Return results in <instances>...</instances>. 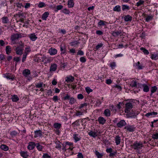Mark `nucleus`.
Instances as JSON below:
<instances>
[{"mask_svg":"<svg viewBox=\"0 0 158 158\" xmlns=\"http://www.w3.org/2000/svg\"><path fill=\"white\" fill-rule=\"evenodd\" d=\"M133 105L131 103H127L125 104V108L124 110L125 113L130 116V117L135 118L136 116L139 114L138 111H133L132 110Z\"/></svg>","mask_w":158,"mask_h":158,"instance_id":"obj_1","label":"nucleus"},{"mask_svg":"<svg viewBox=\"0 0 158 158\" xmlns=\"http://www.w3.org/2000/svg\"><path fill=\"white\" fill-rule=\"evenodd\" d=\"M22 37V35L20 33H16L11 35L10 40L13 44H16L15 40Z\"/></svg>","mask_w":158,"mask_h":158,"instance_id":"obj_2","label":"nucleus"},{"mask_svg":"<svg viewBox=\"0 0 158 158\" xmlns=\"http://www.w3.org/2000/svg\"><path fill=\"white\" fill-rule=\"evenodd\" d=\"M143 147V145L141 142H135L132 145V147L135 149L139 151Z\"/></svg>","mask_w":158,"mask_h":158,"instance_id":"obj_3","label":"nucleus"},{"mask_svg":"<svg viewBox=\"0 0 158 158\" xmlns=\"http://www.w3.org/2000/svg\"><path fill=\"white\" fill-rule=\"evenodd\" d=\"M23 44H22L20 46L17 47L15 49L16 53L19 55H21L23 53Z\"/></svg>","mask_w":158,"mask_h":158,"instance_id":"obj_4","label":"nucleus"},{"mask_svg":"<svg viewBox=\"0 0 158 158\" xmlns=\"http://www.w3.org/2000/svg\"><path fill=\"white\" fill-rule=\"evenodd\" d=\"M3 77L11 81L14 80L15 79V76L10 73L4 74H3Z\"/></svg>","mask_w":158,"mask_h":158,"instance_id":"obj_5","label":"nucleus"},{"mask_svg":"<svg viewBox=\"0 0 158 158\" xmlns=\"http://www.w3.org/2000/svg\"><path fill=\"white\" fill-rule=\"evenodd\" d=\"M47 58V57L44 55H41L40 56L37 57L36 58L38 62H42L44 64H46Z\"/></svg>","mask_w":158,"mask_h":158,"instance_id":"obj_6","label":"nucleus"},{"mask_svg":"<svg viewBox=\"0 0 158 158\" xmlns=\"http://www.w3.org/2000/svg\"><path fill=\"white\" fill-rule=\"evenodd\" d=\"M57 68V64L55 63L52 64L50 67V72L51 73L55 71Z\"/></svg>","mask_w":158,"mask_h":158,"instance_id":"obj_7","label":"nucleus"},{"mask_svg":"<svg viewBox=\"0 0 158 158\" xmlns=\"http://www.w3.org/2000/svg\"><path fill=\"white\" fill-rule=\"evenodd\" d=\"M88 134L91 136L95 138L98 135L97 131L95 130H91L88 132Z\"/></svg>","mask_w":158,"mask_h":158,"instance_id":"obj_8","label":"nucleus"},{"mask_svg":"<svg viewBox=\"0 0 158 158\" xmlns=\"http://www.w3.org/2000/svg\"><path fill=\"white\" fill-rule=\"evenodd\" d=\"M28 37L32 41H34L37 39V37L35 33H32L28 35Z\"/></svg>","mask_w":158,"mask_h":158,"instance_id":"obj_9","label":"nucleus"},{"mask_svg":"<svg viewBox=\"0 0 158 158\" xmlns=\"http://www.w3.org/2000/svg\"><path fill=\"white\" fill-rule=\"evenodd\" d=\"M73 138L74 140L75 143L79 141L81 139V137L78 134H74L73 135Z\"/></svg>","mask_w":158,"mask_h":158,"instance_id":"obj_10","label":"nucleus"},{"mask_svg":"<svg viewBox=\"0 0 158 158\" xmlns=\"http://www.w3.org/2000/svg\"><path fill=\"white\" fill-rule=\"evenodd\" d=\"M48 52L51 55H54L57 53V51L55 48H51L49 49Z\"/></svg>","mask_w":158,"mask_h":158,"instance_id":"obj_11","label":"nucleus"},{"mask_svg":"<svg viewBox=\"0 0 158 158\" xmlns=\"http://www.w3.org/2000/svg\"><path fill=\"white\" fill-rule=\"evenodd\" d=\"M20 154L24 158H27L29 156L28 153L26 151H21L20 152Z\"/></svg>","mask_w":158,"mask_h":158,"instance_id":"obj_12","label":"nucleus"},{"mask_svg":"<svg viewBox=\"0 0 158 158\" xmlns=\"http://www.w3.org/2000/svg\"><path fill=\"white\" fill-rule=\"evenodd\" d=\"M158 114L157 112H152L146 114V116L147 117H154Z\"/></svg>","mask_w":158,"mask_h":158,"instance_id":"obj_13","label":"nucleus"},{"mask_svg":"<svg viewBox=\"0 0 158 158\" xmlns=\"http://www.w3.org/2000/svg\"><path fill=\"white\" fill-rule=\"evenodd\" d=\"M35 145V143L34 142H30L29 143L27 146V149L29 150H31L34 149Z\"/></svg>","mask_w":158,"mask_h":158,"instance_id":"obj_14","label":"nucleus"},{"mask_svg":"<svg viewBox=\"0 0 158 158\" xmlns=\"http://www.w3.org/2000/svg\"><path fill=\"white\" fill-rule=\"evenodd\" d=\"M125 129L129 131L132 132L135 131V128L131 126H127L125 127Z\"/></svg>","mask_w":158,"mask_h":158,"instance_id":"obj_15","label":"nucleus"},{"mask_svg":"<svg viewBox=\"0 0 158 158\" xmlns=\"http://www.w3.org/2000/svg\"><path fill=\"white\" fill-rule=\"evenodd\" d=\"M74 0H68L67 5L69 8L73 7L74 6Z\"/></svg>","mask_w":158,"mask_h":158,"instance_id":"obj_16","label":"nucleus"},{"mask_svg":"<svg viewBox=\"0 0 158 158\" xmlns=\"http://www.w3.org/2000/svg\"><path fill=\"white\" fill-rule=\"evenodd\" d=\"M35 133L34 137L35 138L40 137H41L42 135V131L40 130L35 131Z\"/></svg>","mask_w":158,"mask_h":158,"instance_id":"obj_17","label":"nucleus"},{"mask_svg":"<svg viewBox=\"0 0 158 158\" xmlns=\"http://www.w3.org/2000/svg\"><path fill=\"white\" fill-rule=\"evenodd\" d=\"M126 123L123 120H122L117 124V126L119 127H121L126 125Z\"/></svg>","mask_w":158,"mask_h":158,"instance_id":"obj_18","label":"nucleus"},{"mask_svg":"<svg viewBox=\"0 0 158 158\" xmlns=\"http://www.w3.org/2000/svg\"><path fill=\"white\" fill-rule=\"evenodd\" d=\"M49 15V13L48 12H45L42 15L41 19L42 20H46L47 19Z\"/></svg>","mask_w":158,"mask_h":158,"instance_id":"obj_19","label":"nucleus"},{"mask_svg":"<svg viewBox=\"0 0 158 158\" xmlns=\"http://www.w3.org/2000/svg\"><path fill=\"white\" fill-rule=\"evenodd\" d=\"M135 65L136 67V68L138 69H142L144 67V66L142 64H140V63L139 61H138L137 63H135Z\"/></svg>","mask_w":158,"mask_h":158,"instance_id":"obj_20","label":"nucleus"},{"mask_svg":"<svg viewBox=\"0 0 158 158\" xmlns=\"http://www.w3.org/2000/svg\"><path fill=\"white\" fill-rule=\"evenodd\" d=\"M115 143L117 145H118L120 143L121 141V139L119 135H117L115 137Z\"/></svg>","mask_w":158,"mask_h":158,"instance_id":"obj_21","label":"nucleus"},{"mask_svg":"<svg viewBox=\"0 0 158 158\" xmlns=\"http://www.w3.org/2000/svg\"><path fill=\"white\" fill-rule=\"evenodd\" d=\"M74 78L72 76H69L67 77L65 79V81L67 82H71L73 81Z\"/></svg>","mask_w":158,"mask_h":158,"instance_id":"obj_22","label":"nucleus"},{"mask_svg":"<svg viewBox=\"0 0 158 158\" xmlns=\"http://www.w3.org/2000/svg\"><path fill=\"white\" fill-rule=\"evenodd\" d=\"M146 0H139L136 3V6H139L141 5H143Z\"/></svg>","mask_w":158,"mask_h":158,"instance_id":"obj_23","label":"nucleus"},{"mask_svg":"<svg viewBox=\"0 0 158 158\" xmlns=\"http://www.w3.org/2000/svg\"><path fill=\"white\" fill-rule=\"evenodd\" d=\"M11 99L13 102H16L19 100V98L17 95H14L12 96Z\"/></svg>","mask_w":158,"mask_h":158,"instance_id":"obj_24","label":"nucleus"},{"mask_svg":"<svg viewBox=\"0 0 158 158\" xmlns=\"http://www.w3.org/2000/svg\"><path fill=\"white\" fill-rule=\"evenodd\" d=\"M11 47L10 46H7L6 48V51L7 54H9L11 52Z\"/></svg>","mask_w":158,"mask_h":158,"instance_id":"obj_25","label":"nucleus"},{"mask_svg":"<svg viewBox=\"0 0 158 158\" xmlns=\"http://www.w3.org/2000/svg\"><path fill=\"white\" fill-rule=\"evenodd\" d=\"M125 21H131L132 20V17L129 15L125 16L124 18Z\"/></svg>","mask_w":158,"mask_h":158,"instance_id":"obj_26","label":"nucleus"},{"mask_svg":"<svg viewBox=\"0 0 158 158\" xmlns=\"http://www.w3.org/2000/svg\"><path fill=\"white\" fill-rule=\"evenodd\" d=\"M23 73L24 76L27 77L30 74V71L29 70L25 69L23 71Z\"/></svg>","mask_w":158,"mask_h":158,"instance_id":"obj_27","label":"nucleus"},{"mask_svg":"<svg viewBox=\"0 0 158 158\" xmlns=\"http://www.w3.org/2000/svg\"><path fill=\"white\" fill-rule=\"evenodd\" d=\"M54 127L56 129V130H59L61 127V124L58 123H55L53 125Z\"/></svg>","mask_w":158,"mask_h":158,"instance_id":"obj_28","label":"nucleus"},{"mask_svg":"<svg viewBox=\"0 0 158 158\" xmlns=\"http://www.w3.org/2000/svg\"><path fill=\"white\" fill-rule=\"evenodd\" d=\"M151 58L155 60H157L158 59V54H152L151 56Z\"/></svg>","mask_w":158,"mask_h":158,"instance_id":"obj_29","label":"nucleus"},{"mask_svg":"<svg viewBox=\"0 0 158 158\" xmlns=\"http://www.w3.org/2000/svg\"><path fill=\"white\" fill-rule=\"evenodd\" d=\"M0 148L4 151H7L9 149L7 146L4 144H2L1 145Z\"/></svg>","mask_w":158,"mask_h":158,"instance_id":"obj_30","label":"nucleus"},{"mask_svg":"<svg viewBox=\"0 0 158 158\" xmlns=\"http://www.w3.org/2000/svg\"><path fill=\"white\" fill-rule=\"evenodd\" d=\"M121 10V7L119 5H117L113 8V10L115 11L119 12Z\"/></svg>","mask_w":158,"mask_h":158,"instance_id":"obj_31","label":"nucleus"},{"mask_svg":"<svg viewBox=\"0 0 158 158\" xmlns=\"http://www.w3.org/2000/svg\"><path fill=\"white\" fill-rule=\"evenodd\" d=\"M143 88V90L145 92H148L149 90L148 86L146 85L143 84L142 85Z\"/></svg>","mask_w":158,"mask_h":158,"instance_id":"obj_32","label":"nucleus"},{"mask_svg":"<svg viewBox=\"0 0 158 158\" xmlns=\"http://www.w3.org/2000/svg\"><path fill=\"white\" fill-rule=\"evenodd\" d=\"M113 150L111 148H107L106 150V152L107 153H110V155L111 156H113L115 155L116 153L115 152H114V153H112V152Z\"/></svg>","mask_w":158,"mask_h":158,"instance_id":"obj_33","label":"nucleus"},{"mask_svg":"<svg viewBox=\"0 0 158 158\" xmlns=\"http://www.w3.org/2000/svg\"><path fill=\"white\" fill-rule=\"evenodd\" d=\"M105 115L107 117L109 116L110 115V112L109 110L106 109L105 110L104 112Z\"/></svg>","mask_w":158,"mask_h":158,"instance_id":"obj_34","label":"nucleus"},{"mask_svg":"<svg viewBox=\"0 0 158 158\" xmlns=\"http://www.w3.org/2000/svg\"><path fill=\"white\" fill-rule=\"evenodd\" d=\"M38 6L39 8H42L45 7L46 6V5L44 2H40L38 4Z\"/></svg>","mask_w":158,"mask_h":158,"instance_id":"obj_35","label":"nucleus"},{"mask_svg":"<svg viewBox=\"0 0 158 158\" xmlns=\"http://www.w3.org/2000/svg\"><path fill=\"white\" fill-rule=\"evenodd\" d=\"M130 8L127 5H123L122 6V9L123 11L129 10Z\"/></svg>","mask_w":158,"mask_h":158,"instance_id":"obj_36","label":"nucleus"},{"mask_svg":"<svg viewBox=\"0 0 158 158\" xmlns=\"http://www.w3.org/2000/svg\"><path fill=\"white\" fill-rule=\"evenodd\" d=\"M2 19V23H7L9 21V19L7 17H3Z\"/></svg>","mask_w":158,"mask_h":158,"instance_id":"obj_37","label":"nucleus"},{"mask_svg":"<svg viewBox=\"0 0 158 158\" xmlns=\"http://www.w3.org/2000/svg\"><path fill=\"white\" fill-rule=\"evenodd\" d=\"M140 50H142L143 52L145 55H148L149 54V52L148 50L143 47L140 48Z\"/></svg>","mask_w":158,"mask_h":158,"instance_id":"obj_38","label":"nucleus"},{"mask_svg":"<svg viewBox=\"0 0 158 158\" xmlns=\"http://www.w3.org/2000/svg\"><path fill=\"white\" fill-rule=\"evenodd\" d=\"M95 154L98 158H101L103 156L102 153H99L97 151H95Z\"/></svg>","mask_w":158,"mask_h":158,"instance_id":"obj_39","label":"nucleus"},{"mask_svg":"<svg viewBox=\"0 0 158 158\" xmlns=\"http://www.w3.org/2000/svg\"><path fill=\"white\" fill-rule=\"evenodd\" d=\"M36 145L37 149L39 151H42L43 147L39 143H37Z\"/></svg>","mask_w":158,"mask_h":158,"instance_id":"obj_40","label":"nucleus"},{"mask_svg":"<svg viewBox=\"0 0 158 158\" xmlns=\"http://www.w3.org/2000/svg\"><path fill=\"white\" fill-rule=\"evenodd\" d=\"M85 90L87 93L88 94H89L90 92L93 91V89L89 87H85Z\"/></svg>","mask_w":158,"mask_h":158,"instance_id":"obj_41","label":"nucleus"},{"mask_svg":"<svg viewBox=\"0 0 158 158\" xmlns=\"http://www.w3.org/2000/svg\"><path fill=\"white\" fill-rule=\"evenodd\" d=\"M69 52L72 55H73L76 52V50L74 48H69Z\"/></svg>","mask_w":158,"mask_h":158,"instance_id":"obj_42","label":"nucleus"},{"mask_svg":"<svg viewBox=\"0 0 158 158\" xmlns=\"http://www.w3.org/2000/svg\"><path fill=\"white\" fill-rule=\"evenodd\" d=\"M121 34V32L119 31H114L112 32V34L114 36H117Z\"/></svg>","mask_w":158,"mask_h":158,"instance_id":"obj_43","label":"nucleus"},{"mask_svg":"<svg viewBox=\"0 0 158 158\" xmlns=\"http://www.w3.org/2000/svg\"><path fill=\"white\" fill-rule=\"evenodd\" d=\"M31 48L30 47L28 46L26 48L25 52V54L27 55L28 53L31 51Z\"/></svg>","mask_w":158,"mask_h":158,"instance_id":"obj_44","label":"nucleus"},{"mask_svg":"<svg viewBox=\"0 0 158 158\" xmlns=\"http://www.w3.org/2000/svg\"><path fill=\"white\" fill-rule=\"evenodd\" d=\"M56 148L59 149H60L61 147V145L60 143L58 141L57 142H56Z\"/></svg>","mask_w":158,"mask_h":158,"instance_id":"obj_45","label":"nucleus"},{"mask_svg":"<svg viewBox=\"0 0 158 158\" xmlns=\"http://www.w3.org/2000/svg\"><path fill=\"white\" fill-rule=\"evenodd\" d=\"M61 54H64L66 52V49L64 47H60Z\"/></svg>","mask_w":158,"mask_h":158,"instance_id":"obj_46","label":"nucleus"},{"mask_svg":"<svg viewBox=\"0 0 158 158\" xmlns=\"http://www.w3.org/2000/svg\"><path fill=\"white\" fill-rule=\"evenodd\" d=\"M87 106V104L86 103H84L81 104L79 106V108L81 109L82 108H84L85 109H86V106Z\"/></svg>","mask_w":158,"mask_h":158,"instance_id":"obj_47","label":"nucleus"},{"mask_svg":"<svg viewBox=\"0 0 158 158\" xmlns=\"http://www.w3.org/2000/svg\"><path fill=\"white\" fill-rule=\"evenodd\" d=\"M73 144V143L70 142H67L66 143V145L65 148L63 149H64V150H66V148H68V146H71Z\"/></svg>","mask_w":158,"mask_h":158,"instance_id":"obj_48","label":"nucleus"},{"mask_svg":"<svg viewBox=\"0 0 158 158\" xmlns=\"http://www.w3.org/2000/svg\"><path fill=\"white\" fill-rule=\"evenodd\" d=\"M106 22L102 20H100L98 22V24L100 26H104L106 25Z\"/></svg>","mask_w":158,"mask_h":158,"instance_id":"obj_49","label":"nucleus"},{"mask_svg":"<svg viewBox=\"0 0 158 158\" xmlns=\"http://www.w3.org/2000/svg\"><path fill=\"white\" fill-rule=\"evenodd\" d=\"M46 60V64L50 63L53 60V58L51 57H47V58Z\"/></svg>","mask_w":158,"mask_h":158,"instance_id":"obj_50","label":"nucleus"},{"mask_svg":"<svg viewBox=\"0 0 158 158\" xmlns=\"http://www.w3.org/2000/svg\"><path fill=\"white\" fill-rule=\"evenodd\" d=\"M110 66L111 68L113 69L115 68L116 66V64L115 62H113L110 64Z\"/></svg>","mask_w":158,"mask_h":158,"instance_id":"obj_51","label":"nucleus"},{"mask_svg":"<svg viewBox=\"0 0 158 158\" xmlns=\"http://www.w3.org/2000/svg\"><path fill=\"white\" fill-rule=\"evenodd\" d=\"M69 100V103L71 104H74L76 101L75 99L73 97L71 98Z\"/></svg>","mask_w":158,"mask_h":158,"instance_id":"obj_52","label":"nucleus"},{"mask_svg":"<svg viewBox=\"0 0 158 158\" xmlns=\"http://www.w3.org/2000/svg\"><path fill=\"white\" fill-rule=\"evenodd\" d=\"M98 121L101 124H103L106 122L105 119H98Z\"/></svg>","mask_w":158,"mask_h":158,"instance_id":"obj_53","label":"nucleus"},{"mask_svg":"<svg viewBox=\"0 0 158 158\" xmlns=\"http://www.w3.org/2000/svg\"><path fill=\"white\" fill-rule=\"evenodd\" d=\"M152 19V17L151 16H148L145 18V21L146 22H148L151 20Z\"/></svg>","mask_w":158,"mask_h":158,"instance_id":"obj_54","label":"nucleus"},{"mask_svg":"<svg viewBox=\"0 0 158 158\" xmlns=\"http://www.w3.org/2000/svg\"><path fill=\"white\" fill-rule=\"evenodd\" d=\"M152 137L155 139H158V132L155 133H154L152 136Z\"/></svg>","mask_w":158,"mask_h":158,"instance_id":"obj_55","label":"nucleus"},{"mask_svg":"<svg viewBox=\"0 0 158 158\" xmlns=\"http://www.w3.org/2000/svg\"><path fill=\"white\" fill-rule=\"evenodd\" d=\"M62 11L63 13H64L66 14H69L70 12L69 10L67 9H64L62 10Z\"/></svg>","mask_w":158,"mask_h":158,"instance_id":"obj_56","label":"nucleus"},{"mask_svg":"<svg viewBox=\"0 0 158 158\" xmlns=\"http://www.w3.org/2000/svg\"><path fill=\"white\" fill-rule=\"evenodd\" d=\"M66 65V64L65 63L62 64L60 65L61 70H64Z\"/></svg>","mask_w":158,"mask_h":158,"instance_id":"obj_57","label":"nucleus"},{"mask_svg":"<svg viewBox=\"0 0 158 158\" xmlns=\"http://www.w3.org/2000/svg\"><path fill=\"white\" fill-rule=\"evenodd\" d=\"M157 88L156 86H154V87H152L151 89V92L153 93L155 92L156 90H157Z\"/></svg>","mask_w":158,"mask_h":158,"instance_id":"obj_58","label":"nucleus"},{"mask_svg":"<svg viewBox=\"0 0 158 158\" xmlns=\"http://www.w3.org/2000/svg\"><path fill=\"white\" fill-rule=\"evenodd\" d=\"M131 85L132 87H135L136 85V82L135 80H133L131 84Z\"/></svg>","mask_w":158,"mask_h":158,"instance_id":"obj_59","label":"nucleus"},{"mask_svg":"<svg viewBox=\"0 0 158 158\" xmlns=\"http://www.w3.org/2000/svg\"><path fill=\"white\" fill-rule=\"evenodd\" d=\"M43 158H51V156L47 153H44L43 155Z\"/></svg>","mask_w":158,"mask_h":158,"instance_id":"obj_60","label":"nucleus"},{"mask_svg":"<svg viewBox=\"0 0 158 158\" xmlns=\"http://www.w3.org/2000/svg\"><path fill=\"white\" fill-rule=\"evenodd\" d=\"M77 98L79 99H82L84 98V96L82 94H79L77 95Z\"/></svg>","mask_w":158,"mask_h":158,"instance_id":"obj_61","label":"nucleus"},{"mask_svg":"<svg viewBox=\"0 0 158 158\" xmlns=\"http://www.w3.org/2000/svg\"><path fill=\"white\" fill-rule=\"evenodd\" d=\"M77 55H79L80 56L83 55L84 54V52L81 50H79L77 52Z\"/></svg>","mask_w":158,"mask_h":158,"instance_id":"obj_62","label":"nucleus"},{"mask_svg":"<svg viewBox=\"0 0 158 158\" xmlns=\"http://www.w3.org/2000/svg\"><path fill=\"white\" fill-rule=\"evenodd\" d=\"M80 61L81 62L84 63L86 61V59L84 57H81L80 58Z\"/></svg>","mask_w":158,"mask_h":158,"instance_id":"obj_63","label":"nucleus"},{"mask_svg":"<svg viewBox=\"0 0 158 158\" xmlns=\"http://www.w3.org/2000/svg\"><path fill=\"white\" fill-rule=\"evenodd\" d=\"M47 94L48 96H52V91L50 89L47 91Z\"/></svg>","mask_w":158,"mask_h":158,"instance_id":"obj_64","label":"nucleus"}]
</instances>
